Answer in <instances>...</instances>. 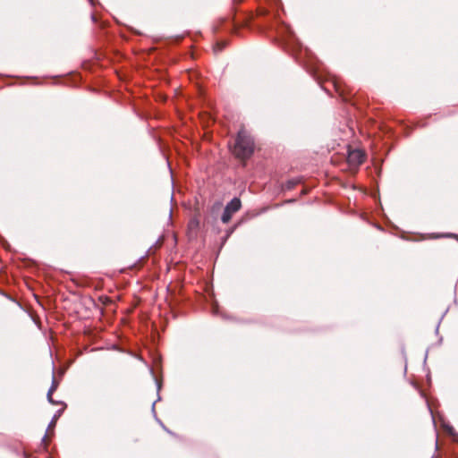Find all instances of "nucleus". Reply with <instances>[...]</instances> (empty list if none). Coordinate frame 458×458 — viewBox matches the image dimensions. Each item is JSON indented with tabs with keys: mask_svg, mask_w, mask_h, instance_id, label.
<instances>
[{
	"mask_svg": "<svg viewBox=\"0 0 458 458\" xmlns=\"http://www.w3.org/2000/svg\"><path fill=\"white\" fill-rule=\"evenodd\" d=\"M254 151V141L250 135L241 130L235 139L233 154L239 159L245 160L250 157Z\"/></svg>",
	"mask_w": 458,
	"mask_h": 458,
	"instance_id": "obj_1",
	"label": "nucleus"
},
{
	"mask_svg": "<svg viewBox=\"0 0 458 458\" xmlns=\"http://www.w3.org/2000/svg\"><path fill=\"white\" fill-rule=\"evenodd\" d=\"M242 207V202L239 198H233L225 208L221 220L224 224H227L233 215L239 211Z\"/></svg>",
	"mask_w": 458,
	"mask_h": 458,
	"instance_id": "obj_2",
	"label": "nucleus"
},
{
	"mask_svg": "<svg viewBox=\"0 0 458 458\" xmlns=\"http://www.w3.org/2000/svg\"><path fill=\"white\" fill-rule=\"evenodd\" d=\"M365 154L360 149H352L348 152L347 162L350 166L357 167L364 162Z\"/></svg>",
	"mask_w": 458,
	"mask_h": 458,
	"instance_id": "obj_3",
	"label": "nucleus"
},
{
	"mask_svg": "<svg viewBox=\"0 0 458 458\" xmlns=\"http://www.w3.org/2000/svg\"><path fill=\"white\" fill-rule=\"evenodd\" d=\"M56 388H57V382L55 381V378H53L52 386H51V387H50V389L48 390V393H47V400L51 403H55V402H54V400L52 398V395H53V393L56 390Z\"/></svg>",
	"mask_w": 458,
	"mask_h": 458,
	"instance_id": "obj_4",
	"label": "nucleus"
},
{
	"mask_svg": "<svg viewBox=\"0 0 458 458\" xmlns=\"http://www.w3.org/2000/svg\"><path fill=\"white\" fill-rule=\"evenodd\" d=\"M59 415H60V411L58 412V414H55L54 416L53 420H51V422H50V424L48 426V428H54L55 426V423H56V420H57Z\"/></svg>",
	"mask_w": 458,
	"mask_h": 458,
	"instance_id": "obj_5",
	"label": "nucleus"
},
{
	"mask_svg": "<svg viewBox=\"0 0 458 458\" xmlns=\"http://www.w3.org/2000/svg\"><path fill=\"white\" fill-rule=\"evenodd\" d=\"M225 47V43H217L215 47V51H222Z\"/></svg>",
	"mask_w": 458,
	"mask_h": 458,
	"instance_id": "obj_6",
	"label": "nucleus"
},
{
	"mask_svg": "<svg viewBox=\"0 0 458 458\" xmlns=\"http://www.w3.org/2000/svg\"><path fill=\"white\" fill-rule=\"evenodd\" d=\"M198 225H199V223H198V221H196L195 219L191 220V222H190V224H189V226H190L191 228H197V227H198Z\"/></svg>",
	"mask_w": 458,
	"mask_h": 458,
	"instance_id": "obj_7",
	"label": "nucleus"
}]
</instances>
